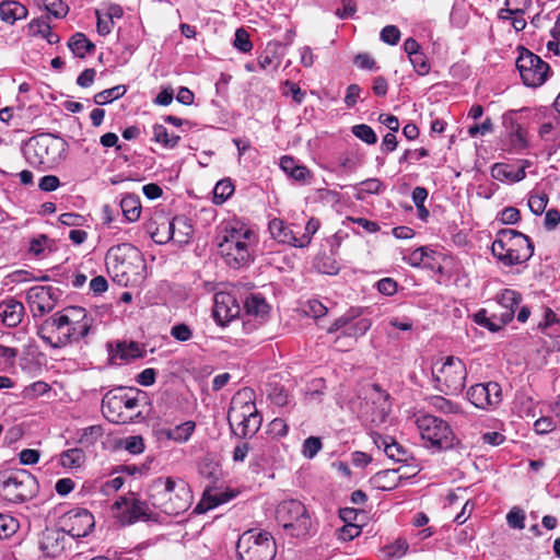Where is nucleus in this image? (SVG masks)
Returning <instances> with one entry per match:
<instances>
[{"label": "nucleus", "instance_id": "8", "mask_svg": "<svg viewBox=\"0 0 560 560\" xmlns=\"http://www.w3.org/2000/svg\"><path fill=\"white\" fill-rule=\"evenodd\" d=\"M432 376L435 389L445 395H458L465 387L467 369L463 360L451 355L432 369Z\"/></svg>", "mask_w": 560, "mask_h": 560}, {"label": "nucleus", "instance_id": "44", "mask_svg": "<svg viewBox=\"0 0 560 560\" xmlns=\"http://www.w3.org/2000/svg\"><path fill=\"white\" fill-rule=\"evenodd\" d=\"M384 189L383 183L377 178H369L360 183L358 188V198L362 199V194H380Z\"/></svg>", "mask_w": 560, "mask_h": 560}, {"label": "nucleus", "instance_id": "37", "mask_svg": "<svg viewBox=\"0 0 560 560\" xmlns=\"http://www.w3.org/2000/svg\"><path fill=\"white\" fill-rule=\"evenodd\" d=\"M116 392L118 395L117 397L121 400L122 410H133L139 405L140 396L144 395V393L133 388H129L128 390L125 388H117Z\"/></svg>", "mask_w": 560, "mask_h": 560}, {"label": "nucleus", "instance_id": "62", "mask_svg": "<svg viewBox=\"0 0 560 560\" xmlns=\"http://www.w3.org/2000/svg\"><path fill=\"white\" fill-rule=\"evenodd\" d=\"M378 292L384 295L390 296L397 291V282L392 278H383L376 283Z\"/></svg>", "mask_w": 560, "mask_h": 560}, {"label": "nucleus", "instance_id": "31", "mask_svg": "<svg viewBox=\"0 0 560 560\" xmlns=\"http://www.w3.org/2000/svg\"><path fill=\"white\" fill-rule=\"evenodd\" d=\"M230 302H234L231 295L225 293L215 294L213 313L218 319H229L238 313L237 306L233 305V308L228 306Z\"/></svg>", "mask_w": 560, "mask_h": 560}, {"label": "nucleus", "instance_id": "41", "mask_svg": "<svg viewBox=\"0 0 560 560\" xmlns=\"http://www.w3.org/2000/svg\"><path fill=\"white\" fill-rule=\"evenodd\" d=\"M319 226V220L311 218L304 228V232L300 231V234H298V247L303 248L310 245L313 235L318 231Z\"/></svg>", "mask_w": 560, "mask_h": 560}, {"label": "nucleus", "instance_id": "34", "mask_svg": "<svg viewBox=\"0 0 560 560\" xmlns=\"http://www.w3.org/2000/svg\"><path fill=\"white\" fill-rule=\"evenodd\" d=\"M504 142L508 150L514 153H520L528 147L526 131L523 128L505 133Z\"/></svg>", "mask_w": 560, "mask_h": 560}, {"label": "nucleus", "instance_id": "24", "mask_svg": "<svg viewBox=\"0 0 560 560\" xmlns=\"http://www.w3.org/2000/svg\"><path fill=\"white\" fill-rule=\"evenodd\" d=\"M173 241L179 245L189 243L194 229L190 220L185 215L174 217L168 221Z\"/></svg>", "mask_w": 560, "mask_h": 560}, {"label": "nucleus", "instance_id": "45", "mask_svg": "<svg viewBox=\"0 0 560 560\" xmlns=\"http://www.w3.org/2000/svg\"><path fill=\"white\" fill-rule=\"evenodd\" d=\"M352 133L368 144H374L377 141L374 130L364 124L353 126Z\"/></svg>", "mask_w": 560, "mask_h": 560}, {"label": "nucleus", "instance_id": "16", "mask_svg": "<svg viewBox=\"0 0 560 560\" xmlns=\"http://www.w3.org/2000/svg\"><path fill=\"white\" fill-rule=\"evenodd\" d=\"M62 530L72 538L88 536L93 529L94 516L86 509L75 508L66 513L61 520Z\"/></svg>", "mask_w": 560, "mask_h": 560}, {"label": "nucleus", "instance_id": "38", "mask_svg": "<svg viewBox=\"0 0 560 560\" xmlns=\"http://www.w3.org/2000/svg\"><path fill=\"white\" fill-rule=\"evenodd\" d=\"M127 92L125 85H116L110 89L98 92L94 95V103L97 105H106L115 100L122 97Z\"/></svg>", "mask_w": 560, "mask_h": 560}, {"label": "nucleus", "instance_id": "1", "mask_svg": "<svg viewBox=\"0 0 560 560\" xmlns=\"http://www.w3.org/2000/svg\"><path fill=\"white\" fill-rule=\"evenodd\" d=\"M218 250L224 262L233 269H241L254 261L257 245L256 233L238 220L223 221L217 228Z\"/></svg>", "mask_w": 560, "mask_h": 560}, {"label": "nucleus", "instance_id": "6", "mask_svg": "<svg viewBox=\"0 0 560 560\" xmlns=\"http://www.w3.org/2000/svg\"><path fill=\"white\" fill-rule=\"evenodd\" d=\"M276 520L284 533L294 538H305L312 529V518L299 500H284L276 509Z\"/></svg>", "mask_w": 560, "mask_h": 560}, {"label": "nucleus", "instance_id": "50", "mask_svg": "<svg viewBox=\"0 0 560 560\" xmlns=\"http://www.w3.org/2000/svg\"><path fill=\"white\" fill-rule=\"evenodd\" d=\"M322 441L319 438L310 436L303 443L302 454L306 458H314L322 450Z\"/></svg>", "mask_w": 560, "mask_h": 560}, {"label": "nucleus", "instance_id": "32", "mask_svg": "<svg viewBox=\"0 0 560 560\" xmlns=\"http://www.w3.org/2000/svg\"><path fill=\"white\" fill-rule=\"evenodd\" d=\"M120 209L127 222H136L141 214L140 198L137 195H126L120 200Z\"/></svg>", "mask_w": 560, "mask_h": 560}, {"label": "nucleus", "instance_id": "19", "mask_svg": "<svg viewBox=\"0 0 560 560\" xmlns=\"http://www.w3.org/2000/svg\"><path fill=\"white\" fill-rule=\"evenodd\" d=\"M67 535L61 529L46 528L39 538V548L47 556L56 558L66 548Z\"/></svg>", "mask_w": 560, "mask_h": 560}, {"label": "nucleus", "instance_id": "55", "mask_svg": "<svg viewBox=\"0 0 560 560\" xmlns=\"http://www.w3.org/2000/svg\"><path fill=\"white\" fill-rule=\"evenodd\" d=\"M95 15L97 19L96 26H97L98 34L102 36L108 35L114 27V22H112L109 19L105 18L104 11H102V10H96Z\"/></svg>", "mask_w": 560, "mask_h": 560}, {"label": "nucleus", "instance_id": "48", "mask_svg": "<svg viewBox=\"0 0 560 560\" xmlns=\"http://www.w3.org/2000/svg\"><path fill=\"white\" fill-rule=\"evenodd\" d=\"M409 545L406 539L397 538L394 542L386 546L387 556L390 558L399 559L406 555Z\"/></svg>", "mask_w": 560, "mask_h": 560}, {"label": "nucleus", "instance_id": "36", "mask_svg": "<svg viewBox=\"0 0 560 560\" xmlns=\"http://www.w3.org/2000/svg\"><path fill=\"white\" fill-rule=\"evenodd\" d=\"M434 254V250L429 247L421 246L405 255L402 260L411 267L428 266L427 259L431 258Z\"/></svg>", "mask_w": 560, "mask_h": 560}, {"label": "nucleus", "instance_id": "17", "mask_svg": "<svg viewBox=\"0 0 560 560\" xmlns=\"http://www.w3.org/2000/svg\"><path fill=\"white\" fill-rule=\"evenodd\" d=\"M467 398L479 409L495 407L502 399L501 386L497 382L472 385L467 390Z\"/></svg>", "mask_w": 560, "mask_h": 560}, {"label": "nucleus", "instance_id": "46", "mask_svg": "<svg viewBox=\"0 0 560 560\" xmlns=\"http://www.w3.org/2000/svg\"><path fill=\"white\" fill-rule=\"evenodd\" d=\"M548 200V196L545 192L533 194L528 199V207L534 214L539 215L545 211Z\"/></svg>", "mask_w": 560, "mask_h": 560}, {"label": "nucleus", "instance_id": "39", "mask_svg": "<svg viewBox=\"0 0 560 560\" xmlns=\"http://www.w3.org/2000/svg\"><path fill=\"white\" fill-rule=\"evenodd\" d=\"M430 405L444 415H457L462 412L460 406L443 396H432Z\"/></svg>", "mask_w": 560, "mask_h": 560}, {"label": "nucleus", "instance_id": "5", "mask_svg": "<svg viewBox=\"0 0 560 560\" xmlns=\"http://www.w3.org/2000/svg\"><path fill=\"white\" fill-rule=\"evenodd\" d=\"M228 421L232 432L241 438H252L261 425V416L246 393H237L231 401Z\"/></svg>", "mask_w": 560, "mask_h": 560}, {"label": "nucleus", "instance_id": "30", "mask_svg": "<svg viewBox=\"0 0 560 560\" xmlns=\"http://www.w3.org/2000/svg\"><path fill=\"white\" fill-rule=\"evenodd\" d=\"M280 167L285 174L298 182H305L311 175L306 166L298 164L296 161L289 155L281 158Z\"/></svg>", "mask_w": 560, "mask_h": 560}, {"label": "nucleus", "instance_id": "58", "mask_svg": "<svg viewBox=\"0 0 560 560\" xmlns=\"http://www.w3.org/2000/svg\"><path fill=\"white\" fill-rule=\"evenodd\" d=\"M171 336L178 341H187L191 338L192 331L188 325L182 323L171 328Z\"/></svg>", "mask_w": 560, "mask_h": 560}, {"label": "nucleus", "instance_id": "25", "mask_svg": "<svg viewBox=\"0 0 560 560\" xmlns=\"http://www.w3.org/2000/svg\"><path fill=\"white\" fill-rule=\"evenodd\" d=\"M116 389L107 393L102 400L103 415L112 422H125L122 417L121 400L117 397Z\"/></svg>", "mask_w": 560, "mask_h": 560}, {"label": "nucleus", "instance_id": "40", "mask_svg": "<svg viewBox=\"0 0 560 560\" xmlns=\"http://www.w3.org/2000/svg\"><path fill=\"white\" fill-rule=\"evenodd\" d=\"M179 139V136L168 135L167 129L163 125L155 124L153 126V140L163 144L165 148H175Z\"/></svg>", "mask_w": 560, "mask_h": 560}, {"label": "nucleus", "instance_id": "3", "mask_svg": "<svg viewBox=\"0 0 560 560\" xmlns=\"http://www.w3.org/2000/svg\"><path fill=\"white\" fill-rule=\"evenodd\" d=\"M151 504L167 515L186 512L192 502L191 491L182 479L156 478L149 488Z\"/></svg>", "mask_w": 560, "mask_h": 560}, {"label": "nucleus", "instance_id": "13", "mask_svg": "<svg viewBox=\"0 0 560 560\" xmlns=\"http://www.w3.org/2000/svg\"><path fill=\"white\" fill-rule=\"evenodd\" d=\"M60 290L51 285H34L26 292V302L33 317H43L51 312L60 298Z\"/></svg>", "mask_w": 560, "mask_h": 560}, {"label": "nucleus", "instance_id": "61", "mask_svg": "<svg viewBox=\"0 0 560 560\" xmlns=\"http://www.w3.org/2000/svg\"><path fill=\"white\" fill-rule=\"evenodd\" d=\"M521 219L520 210L515 207H506L500 212V220L504 224H514Z\"/></svg>", "mask_w": 560, "mask_h": 560}, {"label": "nucleus", "instance_id": "27", "mask_svg": "<svg viewBox=\"0 0 560 560\" xmlns=\"http://www.w3.org/2000/svg\"><path fill=\"white\" fill-rule=\"evenodd\" d=\"M525 168H515L512 165L505 163H495L491 168V176L500 182L509 180L512 183L520 182L525 178Z\"/></svg>", "mask_w": 560, "mask_h": 560}, {"label": "nucleus", "instance_id": "15", "mask_svg": "<svg viewBox=\"0 0 560 560\" xmlns=\"http://www.w3.org/2000/svg\"><path fill=\"white\" fill-rule=\"evenodd\" d=\"M114 516L121 525L149 520L148 504L138 499L120 497L112 506Z\"/></svg>", "mask_w": 560, "mask_h": 560}, {"label": "nucleus", "instance_id": "64", "mask_svg": "<svg viewBox=\"0 0 560 560\" xmlns=\"http://www.w3.org/2000/svg\"><path fill=\"white\" fill-rule=\"evenodd\" d=\"M101 428L96 425H92L85 428L80 436V442L83 444H93L98 436H101Z\"/></svg>", "mask_w": 560, "mask_h": 560}, {"label": "nucleus", "instance_id": "54", "mask_svg": "<svg viewBox=\"0 0 560 560\" xmlns=\"http://www.w3.org/2000/svg\"><path fill=\"white\" fill-rule=\"evenodd\" d=\"M380 37L385 44L394 46L400 39V31L395 25H387L381 31Z\"/></svg>", "mask_w": 560, "mask_h": 560}, {"label": "nucleus", "instance_id": "63", "mask_svg": "<svg viewBox=\"0 0 560 560\" xmlns=\"http://www.w3.org/2000/svg\"><path fill=\"white\" fill-rule=\"evenodd\" d=\"M124 482H125V480L122 477H120V476L114 477V478L105 481L104 483H102L101 491L105 495H109L110 493L118 491L122 487Z\"/></svg>", "mask_w": 560, "mask_h": 560}, {"label": "nucleus", "instance_id": "9", "mask_svg": "<svg viewBox=\"0 0 560 560\" xmlns=\"http://www.w3.org/2000/svg\"><path fill=\"white\" fill-rule=\"evenodd\" d=\"M416 425L427 447L442 451L453 446L455 436L446 421L433 415H419Z\"/></svg>", "mask_w": 560, "mask_h": 560}, {"label": "nucleus", "instance_id": "53", "mask_svg": "<svg viewBox=\"0 0 560 560\" xmlns=\"http://www.w3.org/2000/svg\"><path fill=\"white\" fill-rule=\"evenodd\" d=\"M45 9L55 18H63L68 13V7L62 0H44Z\"/></svg>", "mask_w": 560, "mask_h": 560}, {"label": "nucleus", "instance_id": "7", "mask_svg": "<svg viewBox=\"0 0 560 560\" xmlns=\"http://www.w3.org/2000/svg\"><path fill=\"white\" fill-rule=\"evenodd\" d=\"M236 552L240 560H273L277 546L269 532L252 528L240 536Z\"/></svg>", "mask_w": 560, "mask_h": 560}, {"label": "nucleus", "instance_id": "10", "mask_svg": "<svg viewBox=\"0 0 560 560\" xmlns=\"http://www.w3.org/2000/svg\"><path fill=\"white\" fill-rule=\"evenodd\" d=\"M36 481L26 470L0 476V495L8 502L22 503L33 497Z\"/></svg>", "mask_w": 560, "mask_h": 560}, {"label": "nucleus", "instance_id": "42", "mask_svg": "<svg viewBox=\"0 0 560 560\" xmlns=\"http://www.w3.org/2000/svg\"><path fill=\"white\" fill-rule=\"evenodd\" d=\"M18 529L19 522L14 517L0 513V539L11 537Z\"/></svg>", "mask_w": 560, "mask_h": 560}, {"label": "nucleus", "instance_id": "12", "mask_svg": "<svg viewBox=\"0 0 560 560\" xmlns=\"http://www.w3.org/2000/svg\"><path fill=\"white\" fill-rule=\"evenodd\" d=\"M65 150L66 142L61 138L43 133L30 140L27 155L31 159L33 153L35 158L33 163L51 165L60 160L61 152Z\"/></svg>", "mask_w": 560, "mask_h": 560}, {"label": "nucleus", "instance_id": "22", "mask_svg": "<svg viewBox=\"0 0 560 560\" xmlns=\"http://www.w3.org/2000/svg\"><path fill=\"white\" fill-rule=\"evenodd\" d=\"M374 443L378 448L383 447L386 456L398 463H408L412 459L411 453L390 436L378 435Z\"/></svg>", "mask_w": 560, "mask_h": 560}, {"label": "nucleus", "instance_id": "11", "mask_svg": "<svg viewBox=\"0 0 560 560\" xmlns=\"http://www.w3.org/2000/svg\"><path fill=\"white\" fill-rule=\"evenodd\" d=\"M515 65L523 83L530 88L544 84L550 71L547 62L526 48H521Z\"/></svg>", "mask_w": 560, "mask_h": 560}, {"label": "nucleus", "instance_id": "47", "mask_svg": "<svg viewBox=\"0 0 560 560\" xmlns=\"http://www.w3.org/2000/svg\"><path fill=\"white\" fill-rule=\"evenodd\" d=\"M234 191L231 180L219 182L213 190L215 202H224Z\"/></svg>", "mask_w": 560, "mask_h": 560}, {"label": "nucleus", "instance_id": "26", "mask_svg": "<svg viewBox=\"0 0 560 560\" xmlns=\"http://www.w3.org/2000/svg\"><path fill=\"white\" fill-rule=\"evenodd\" d=\"M196 423L191 420L185 421L175 428H163L159 431L161 436L177 443L187 442L195 432Z\"/></svg>", "mask_w": 560, "mask_h": 560}, {"label": "nucleus", "instance_id": "23", "mask_svg": "<svg viewBox=\"0 0 560 560\" xmlns=\"http://www.w3.org/2000/svg\"><path fill=\"white\" fill-rule=\"evenodd\" d=\"M24 305L14 300L8 299L0 302V320L7 327H16L24 316Z\"/></svg>", "mask_w": 560, "mask_h": 560}, {"label": "nucleus", "instance_id": "60", "mask_svg": "<svg viewBox=\"0 0 560 560\" xmlns=\"http://www.w3.org/2000/svg\"><path fill=\"white\" fill-rule=\"evenodd\" d=\"M125 448L131 454H140L144 450L143 439L140 435H132L126 439Z\"/></svg>", "mask_w": 560, "mask_h": 560}, {"label": "nucleus", "instance_id": "43", "mask_svg": "<svg viewBox=\"0 0 560 560\" xmlns=\"http://www.w3.org/2000/svg\"><path fill=\"white\" fill-rule=\"evenodd\" d=\"M152 240L158 244H166L173 241V235L168 225V220L158 223L156 228L150 232Z\"/></svg>", "mask_w": 560, "mask_h": 560}, {"label": "nucleus", "instance_id": "18", "mask_svg": "<svg viewBox=\"0 0 560 560\" xmlns=\"http://www.w3.org/2000/svg\"><path fill=\"white\" fill-rule=\"evenodd\" d=\"M371 328V320L368 318L355 319V315L345 314L337 318L328 328V332L341 330L346 337L354 338L363 336Z\"/></svg>", "mask_w": 560, "mask_h": 560}, {"label": "nucleus", "instance_id": "28", "mask_svg": "<svg viewBox=\"0 0 560 560\" xmlns=\"http://www.w3.org/2000/svg\"><path fill=\"white\" fill-rule=\"evenodd\" d=\"M244 306L248 315L260 319H265L270 312V305L260 293H250L246 298Z\"/></svg>", "mask_w": 560, "mask_h": 560}, {"label": "nucleus", "instance_id": "2", "mask_svg": "<svg viewBox=\"0 0 560 560\" xmlns=\"http://www.w3.org/2000/svg\"><path fill=\"white\" fill-rule=\"evenodd\" d=\"M92 319L80 306H70L44 319L37 327L38 337L52 348H61L84 338Z\"/></svg>", "mask_w": 560, "mask_h": 560}, {"label": "nucleus", "instance_id": "35", "mask_svg": "<svg viewBox=\"0 0 560 560\" xmlns=\"http://www.w3.org/2000/svg\"><path fill=\"white\" fill-rule=\"evenodd\" d=\"M85 462V454L82 448H70L63 451L59 456V463L65 468H78Z\"/></svg>", "mask_w": 560, "mask_h": 560}, {"label": "nucleus", "instance_id": "4", "mask_svg": "<svg viewBox=\"0 0 560 560\" xmlns=\"http://www.w3.org/2000/svg\"><path fill=\"white\" fill-rule=\"evenodd\" d=\"M492 255L506 267L527 261L534 254V246L528 236L512 230H500L491 246Z\"/></svg>", "mask_w": 560, "mask_h": 560}, {"label": "nucleus", "instance_id": "49", "mask_svg": "<svg viewBox=\"0 0 560 560\" xmlns=\"http://www.w3.org/2000/svg\"><path fill=\"white\" fill-rule=\"evenodd\" d=\"M233 45L242 52H249L253 48L249 35L244 28L236 30Z\"/></svg>", "mask_w": 560, "mask_h": 560}, {"label": "nucleus", "instance_id": "57", "mask_svg": "<svg viewBox=\"0 0 560 560\" xmlns=\"http://www.w3.org/2000/svg\"><path fill=\"white\" fill-rule=\"evenodd\" d=\"M506 9H502V13L524 14L525 9L530 4V0H506Z\"/></svg>", "mask_w": 560, "mask_h": 560}, {"label": "nucleus", "instance_id": "51", "mask_svg": "<svg viewBox=\"0 0 560 560\" xmlns=\"http://www.w3.org/2000/svg\"><path fill=\"white\" fill-rule=\"evenodd\" d=\"M413 69L419 75H425L430 71V65L427 56L420 51L409 58Z\"/></svg>", "mask_w": 560, "mask_h": 560}, {"label": "nucleus", "instance_id": "52", "mask_svg": "<svg viewBox=\"0 0 560 560\" xmlns=\"http://www.w3.org/2000/svg\"><path fill=\"white\" fill-rule=\"evenodd\" d=\"M506 522L510 527L523 529L525 527V513L520 508H513L506 515Z\"/></svg>", "mask_w": 560, "mask_h": 560}, {"label": "nucleus", "instance_id": "59", "mask_svg": "<svg viewBox=\"0 0 560 560\" xmlns=\"http://www.w3.org/2000/svg\"><path fill=\"white\" fill-rule=\"evenodd\" d=\"M556 429V423L550 417H541L534 423V430L537 434H547Z\"/></svg>", "mask_w": 560, "mask_h": 560}, {"label": "nucleus", "instance_id": "21", "mask_svg": "<svg viewBox=\"0 0 560 560\" xmlns=\"http://www.w3.org/2000/svg\"><path fill=\"white\" fill-rule=\"evenodd\" d=\"M498 304L500 306V318L503 323H510L515 315V310L518 307L522 295L512 289H505L498 294Z\"/></svg>", "mask_w": 560, "mask_h": 560}, {"label": "nucleus", "instance_id": "20", "mask_svg": "<svg viewBox=\"0 0 560 560\" xmlns=\"http://www.w3.org/2000/svg\"><path fill=\"white\" fill-rule=\"evenodd\" d=\"M269 232L271 236L279 243L289 244L298 247V234H300V226H288L281 219H272L269 222Z\"/></svg>", "mask_w": 560, "mask_h": 560}, {"label": "nucleus", "instance_id": "33", "mask_svg": "<svg viewBox=\"0 0 560 560\" xmlns=\"http://www.w3.org/2000/svg\"><path fill=\"white\" fill-rule=\"evenodd\" d=\"M68 47L73 55L79 58H84L88 54L94 50L95 45L86 38L82 33H75L68 42Z\"/></svg>", "mask_w": 560, "mask_h": 560}, {"label": "nucleus", "instance_id": "14", "mask_svg": "<svg viewBox=\"0 0 560 560\" xmlns=\"http://www.w3.org/2000/svg\"><path fill=\"white\" fill-rule=\"evenodd\" d=\"M128 253L137 254L130 244H121L110 247L106 254L107 270L115 281L122 284H127L132 270L131 262L126 259Z\"/></svg>", "mask_w": 560, "mask_h": 560}, {"label": "nucleus", "instance_id": "56", "mask_svg": "<svg viewBox=\"0 0 560 560\" xmlns=\"http://www.w3.org/2000/svg\"><path fill=\"white\" fill-rule=\"evenodd\" d=\"M516 110H509L502 116V124L504 127V135L511 131L520 130L522 126L516 119Z\"/></svg>", "mask_w": 560, "mask_h": 560}, {"label": "nucleus", "instance_id": "29", "mask_svg": "<svg viewBox=\"0 0 560 560\" xmlns=\"http://www.w3.org/2000/svg\"><path fill=\"white\" fill-rule=\"evenodd\" d=\"M27 9L18 1H3L0 3V18L2 21L13 24L18 20L26 18Z\"/></svg>", "mask_w": 560, "mask_h": 560}]
</instances>
